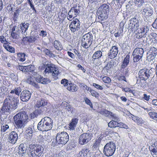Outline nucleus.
<instances>
[{"instance_id":"6","label":"nucleus","mask_w":157,"mask_h":157,"mask_svg":"<svg viewBox=\"0 0 157 157\" xmlns=\"http://www.w3.org/2000/svg\"><path fill=\"white\" fill-rule=\"evenodd\" d=\"M44 67L45 70L44 72L45 74L50 73L55 80L57 79V76L59 73L58 68L54 67L53 65L48 63L45 64Z\"/></svg>"},{"instance_id":"27","label":"nucleus","mask_w":157,"mask_h":157,"mask_svg":"<svg viewBox=\"0 0 157 157\" xmlns=\"http://www.w3.org/2000/svg\"><path fill=\"white\" fill-rule=\"evenodd\" d=\"M102 52L101 50H98L95 52L92 57L93 59L95 60L97 59L101 58L102 56Z\"/></svg>"},{"instance_id":"33","label":"nucleus","mask_w":157,"mask_h":157,"mask_svg":"<svg viewBox=\"0 0 157 157\" xmlns=\"http://www.w3.org/2000/svg\"><path fill=\"white\" fill-rule=\"evenodd\" d=\"M21 90L20 87H15L13 90L11 91L10 93L11 94H13L14 93H15V94L18 96L20 94L21 92Z\"/></svg>"},{"instance_id":"32","label":"nucleus","mask_w":157,"mask_h":157,"mask_svg":"<svg viewBox=\"0 0 157 157\" xmlns=\"http://www.w3.org/2000/svg\"><path fill=\"white\" fill-rule=\"evenodd\" d=\"M147 31V28H141L138 32V34L140 37H141L143 36L145 34H146Z\"/></svg>"},{"instance_id":"50","label":"nucleus","mask_w":157,"mask_h":157,"mask_svg":"<svg viewBox=\"0 0 157 157\" xmlns=\"http://www.w3.org/2000/svg\"><path fill=\"white\" fill-rule=\"evenodd\" d=\"M61 83L64 86H66L68 84V80L66 79H62L61 81Z\"/></svg>"},{"instance_id":"1","label":"nucleus","mask_w":157,"mask_h":157,"mask_svg":"<svg viewBox=\"0 0 157 157\" xmlns=\"http://www.w3.org/2000/svg\"><path fill=\"white\" fill-rule=\"evenodd\" d=\"M18 97L13 94L8 95L4 101L2 106L0 109V113L3 114L6 112H10L17 108L19 102Z\"/></svg>"},{"instance_id":"13","label":"nucleus","mask_w":157,"mask_h":157,"mask_svg":"<svg viewBox=\"0 0 157 157\" xmlns=\"http://www.w3.org/2000/svg\"><path fill=\"white\" fill-rule=\"evenodd\" d=\"M33 74V75L35 77L36 81L38 82L46 84L51 82L50 79L47 78H43L36 72H34Z\"/></svg>"},{"instance_id":"9","label":"nucleus","mask_w":157,"mask_h":157,"mask_svg":"<svg viewBox=\"0 0 157 157\" xmlns=\"http://www.w3.org/2000/svg\"><path fill=\"white\" fill-rule=\"evenodd\" d=\"M92 42V36L90 33L84 35L82 39L81 45L85 48H87L91 45Z\"/></svg>"},{"instance_id":"39","label":"nucleus","mask_w":157,"mask_h":157,"mask_svg":"<svg viewBox=\"0 0 157 157\" xmlns=\"http://www.w3.org/2000/svg\"><path fill=\"white\" fill-rule=\"evenodd\" d=\"M148 115L152 119L155 120H156L157 117V113L154 112H151L149 113Z\"/></svg>"},{"instance_id":"59","label":"nucleus","mask_w":157,"mask_h":157,"mask_svg":"<svg viewBox=\"0 0 157 157\" xmlns=\"http://www.w3.org/2000/svg\"><path fill=\"white\" fill-rule=\"evenodd\" d=\"M153 28L157 29V18L154 21L152 24Z\"/></svg>"},{"instance_id":"12","label":"nucleus","mask_w":157,"mask_h":157,"mask_svg":"<svg viewBox=\"0 0 157 157\" xmlns=\"http://www.w3.org/2000/svg\"><path fill=\"white\" fill-rule=\"evenodd\" d=\"M151 71V70L146 68L140 70L138 73L140 78L142 80H147L150 77Z\"/></svg>"},{"instance_id":"3","label":"nucleus","mask_w":157,"mask_h":157,"mask_svg":"<svg viewBox=\"0 0 157 157\" xmlns=\"http://www.w3.org/2000/svg\"><path fill=\"white\" fill-rule=\"evenodd\" d=\"M44 148L40 145L31 144L26 151L29 157H38L43 153Z\"/></svg>"},{"instance_id":"4","label":"nucleus","mask_w":157,"mask_h":157,"mask_svg":"<svg viewBox=\"0 0 157 157\" xmlns=\"http://www.w3.org/2000/svg\"><path fill=\"white\" fill-rule=\"evenodd\" d=\"M53 122L49 117L43 118L37 125L38 130L42 131H48L51 130L52 127Z\"/></svg>"},{"instance_id":"48","label":"nucleus","mask_w":157,"mask_h":157,"mask_svg":"<svg viewBox=\"0 0 157 157\" xmlns=\"http://www.w3.org/2000/svg\"><path fill=\"white\" fill-rule=\"evenodd\" d=\"M23 145L21 144L19 147V152L21 153L24 154L25 153L26 151H25V148L23 147Z\"/></svg>"},{"instance_id":"8","label":"nucleus","mask_w":157,"mask_h":157,"mask_svg":"<svg viewBox=\"0 0 157 157\" xmlns=\"http://www.w3.org/2000/svg\"><path fill=\"white\" fill-rule=\"evenodd\" d=\"M116 148V145L113 142L107 143L103 149V153L107 156H112L114 153Z\"/></svg>"},{"instance_id":"15","label":"nucleus","mask_w":157,"mask_h":157,"mask_svg":"<svg viewBox=\"0 0 157 157\" xmlns=\"http://www.w3.org/2000/svg\"><path fill=\"white\" fill-rule=\"evenodd\" d=\"M130 22L129 28L131 29V31L135 32L138 29V21L136 18H132L130 20Z\"/></svg>"},{"instance_id":"63","label":"nucleus","mask_w":157,"mask_h":157,"mask_svg":"<svg viewBox=\"0 0 157 157\" xmlns=\"http://www.w3.org/2000/svg\"><path fill=\"white\" fill-rule=\"evenodd\" d=\"M151 36L153 38L155 39V40H157V34L155 33H151Z\"/></svg>"},{"instance_id":"7","label":"nucleus","mask_w":157,"mask_h":157,"mask_svg":"<svg viewBox=\"0 0 157 157\" xmlns=\"http://www.w3.org/2000/svg\"><path fill=\"white\" fill-rule=\"evenodd\" d=\"M109 12V5L106 4H103L101 6L98 8L97 11L98 18L102 20H103L106 17L107 14Z\"/></svg>"},{"instance_id":"28","label":"nucleus","mask_w":157,"mask_h":157,"mask_svg":"<svg viewBox=\"0 0 157 157\" xmlns=\"http://www.w3.org/2000/svg\"><path fill=\"white\" fill-rule=\"evenodd\" d=\"M47 101L43 99H41L37 101V103L36 104L37 107L39 108L42 106H44L47 105Z\"/></svg>"},{"instance_id":"41","label":"nucleus","mask_w":157,"mask_h":157,"mask_svg":"<svg viewBox=\"0 0 157 157\" xmlns=\"http://www.w3.org/2000/svg\"><path fill=\"white\" fill-rule=\"evenodd\" d=\"M33 132V130L32 129V128L29 127L27 129L25 132V134L27 136H31L32 135Z\"/></svg>"},{"instance_id":"18","label":"nucleus","mask_w":157,"mask_h":157,"mask_svg":"<svg viewBox=\"0 0 157 157\" xmlns=\"http://www.w3.org/2000/svg\"><path fill=\"white\" fill-rule=\"evenodd\" d=\"M118 51V48L116 46H113L109 52L108 58L110 59L114 58L117 55Z\"/></svg>"},{"instance_id":"14","label":"nucleus","mask_w":157,"mask_h":157,"mask_svg":"<svg viewBox=\"0 0 157 157\" xmlns=\"http://www.w3.org/2000/svg\"><path fill=\"white\" fill-rule=\"evenodd\" d=\"M80 22L77 19H75L71 22L69 27L71 31L74 33L80 29Z\"/></svg>"},{"instance_id":"36","label":"nucleus","mask_w":157,"mask_h":157,"mask_svg":"<svg viewBox=\"0 0 157 157\" xmlns=\"http://www.w3.org/2000/svg\"><path fill=\"white\" fill-rule=\"evenodd\" d=\"M148 54H151L156 56L157 55V49L154 47H151L148 52Z\"/></svg>"},{"instance_id":"2","label":"nucleus","mask_w":157,"mask_h":157,"mask_svg":"<svg viewBox=\"0 0 157 157\" xmlns=\"http://www.w3.org/2000/svg\"><path fill=\"white\" fill-rule=\"evenodd\" d=\"M13 119L16 128L20 129L24 128L29 120L28 114L24 111L17 114Z\"/></svg>"},{"instance_id":"61","label":"nucleus","mask_w":157,"mask_h":157,"mask_svg":"<svg viewBox=\"0 0 157 157\" xmlns=\"http://www.w3.org/2000/svg\"><path fill=\"white\" fill-rule=\"evenodd\" d=\"M130 72V69L128 68H127L125 69L124 75L126 77H127L128 76L129 73Z\"/></svg>"},{"instance_id":"42","label":"nucleus","mask_w":157,"mask_h":157,"mask_svg":"<svg viewBox=\"0 0 157 157\" xmlns=\"http://www.w3.org/2000/svg\"><path fill=\"white\" fill-rule=\"evenodd\" d=\"M0 42H1V43L3 44V45L7 44L8 43L6 40V38L3 35L0 36Z\"/></svg>"},{"instance_id":"43","label":"nucleus","mask_w":157,"mask_h":157,"mask_svg":"<svg viewBox=\"0 0 157 157\" xmlns=\"http://www.w3.org/2000/svg\"><path fill=\"white\" fill-rule=\"evenodd\" d=\"M103 82L106 83H109L111 82V79L108 77L104 76L102 79Z\"/></svg>"},{"instance_id":"26","label":"nucleus","mask_w":157,"mask_h":157,"mask_svg":"<svg viewBox=\"0 0 157 157\" xmlns=\"http://www.w3.org/2000/svg\"><path fill=\"white\" fill-rule=\"evenodd\" d=\"M144 51L143 49L141 48H136L134 50L133 53V56L139 55L143 56Z\"/></svg>"},{"instance_id":"52","label":"nucleus","mask_w":157,"mask_h":157,"mask_svg":"<svg viewBox=\"0 0 157 157\" xmlns=\"http://www.w3.org/2000/svg\"><path fill=\"white\" fill-rule=\"evenodd\" d=\"M123 32V29H121L120 30H119L117 33H116L114 34V35L116 37H118L121 36H122L123 34L122 33Z\"/></svg>"},{"instance_id":"21","label":"nucleus","mask_w":157,"mask_h":157,"mask_svg":"<svg viewBox=\"0 0 157 157\" xmlns=\"http://www.w3.org/2000/svg\"><path fill=\"white\" fill-rule=\"evenodd\" d=\"M36 78L33 75L32 76H29L27 80V82L29 84L32 85L36 88H39L38 84L35 81Z\"/></svg>"},{"instance_id":"46","label":"nucleus","mask_w":157,"mask_h":157,"mask_svg":"<svg viewBox=\"0 0 157 157\" xmlns=\"http://www.w3.org/2000/svg\"><path fill=\"white\" fill-rule=\"evenodd\" d=\"M133 58V61L134 62H136L138 61L143 57V56L137 55L134 56Z\"/></svg>"},{"instance_id":"37","label":"nucleus","mask_w":157,"mask_h":157,"mask_svg":"<svg viewBox=\"0 0 157 157\" xmlns=\"http://www.w3.org/2000/svg\"><path fill=\"white\" fill-rule=\"evenodd\" d=\"M38 37L36 36H31L28 39V42L30 43H33L37 40Z\"/></svg>"},{"instance_id":"10","label":"nucleus","mask_w":157,"mask_h":157,"mask_svg":"<svg viewBox=\"0 0 157 157\" xmlns=\"http://www.w3.org/2000/svg\"><path fill=\"white\" fill-rule=\"evenodd\" d=\"M92 134L89 133H84L79 137V143L81 145H84L89 142L92 139Z\"/></svg>"},{"instance_id":"38","label":"nucleus","mask_w":157,"mask_h":157,"mask_svg":"<svg viewBox=\"0 0 157 157\" xmlns=\"http://www.w3.org/2000/svg\"><path fill=\"white\" fill-rule=\"evenodd\" d=\"M90 93L92 96L98 98L99 96V94L96 91L92 90H90Z\"/></svg>"},{"instance_id":"57","label":"nucleus","mask_w":157,"mask_h":157,"mask_svg":"<svg viewBox=\"0 0 157 157\" xmlns=\"http://www.w3.org/2000/svg\"><path fill=\"white\" fill-rule=\"evenodd\" d=\"M149 9V8H146L143 9L142 11V13L144 15H146L147 16L148 12V10Z\"/></svg>"},{"instance_id":"54","label":"nucleus","mask_w":157,"mask_h":157,"mask_svg":"<svg viewBox=\"0 0 157 157\" xmlns=\"http://www.w3.org/2000/svg\"><path fill=\"white\" fill-rule=\"evenodd\" d=\"M113 64L112 62H109L107 64V65L105 68H106L107 70H109L111 67H113Z\"/></svg>"},{"instance_id":"44","label":"nucleus","mask_w":157,"mask_h":157,"mask_svg":"<svg viewBox=\"0 0 157 157\" xmlns=\"http://www.w3.org/2000/svg\"><path fill=\"white\" fill-rule=\"evenodd\" d=\"M103 138V136H102V135H100L98 139L96 140L94 143V145L95 146H98L100 143L102 139Z\"/></svg>"},{"instance_id":"47","label":"nucleus","mask_w":157,"mask_h":157,"mask_svg":"<svg viewBox=\"0 0 157 157\" xmlns=\"http://www.w3.org/2000/svg\"><path fill=\"white\" fill-rule=\"evenodd\" d=\"M86 104L89 105L91 108H93V104L90 100L87 98H84Z\"/></svg>"},{"instance_id":"22","label":"nucleus","mask_w":157,"mask_h":157,"mask_svg":"<svg viewBox=\"0 0 157 157\" xmlns=\"http://www.w3.org/2000/svg\"><path fill=\"white\" fill-rule=\"evenodd\" d=\"M89 149L86 148L83 149L79 152L75 157H89Z\"/></svg>"},{"instance_id":"35","label":"nucleus","mask_w":157,"mask_h":157,"mask_svg":"<svg viewBox=\"0 0 157 157\" xmlns=\"http://www.w3.org/2000/svg\"><path fill=\"white\" fill-rule=\"evenodd\" d=\"M17 56L19 60L21 62L24 61L25 60V54L24 53H18L17 54Z\"/></svg>"},{"instance_id":"5","label":"nucleus","mask_w":157,"mask_h":157,"mask_svg":"<svg viewBox=\"0 0 157 157\" xmlns=\"http://www.w3.org/2000/svg\"><path fill=\"white\" fill-rule=\"evenodd\" d=\"M69 137L68 134L65 132H59L56 136V141H53L51 145L53 147L57 144H65L69 141Z\"/></svg>"},{"instance_id":"51","label":"nucleus","mask_w":157,"mask_h":157,"mask_svg":"<svg viewBox=\"0 0 157 157\" xmlns=\"http://www.w3.org/2000/svg\"><path fill=\"white\" fill-rule=\"evenodd\" d=\"M28 72H31L33 71L35 69V67L34 65H30L27 66Z\"/></svg>"},{"instance_id":"64","label":"nucleus","mask_w":157,"mask_h":157,"mask_svg":"<svg viewBox=\"0 0 157 157\" xmlns=\"http://www.w3.org/2000/svg\"><path fill=\"white\" fill-rule=\"evenodd\" d=\"M40 35L43 37L47 35V33L46 31L42 30L40 33Z\"/></svg>"},{"instance_id":"17","label":"nucleus","mask_w":157,"mask_h":157,"mask_svg":"<svg viewBox=\"0 0 157 157\" xmlns=\"http://www.w3.org/2000/svg\"><path fill=\"white\" fill-rule=\"evenodd\" d=\"M31 94L29 90L23 91L21 94V99L23 101H28L30 98Z\"/></svg>"},{"instance_id":"56","label":"nucleus","mask_w":157,"mask_h":157,"mask_svg":"<svg viewBox=\"0 0 157 157\" xmlns=\"http://www.w3.org/2000/svg\"><path fill=\"white\" fill-rule=\"evenodd\" d=\"M44 110L43 109L41 108L38 109H36L35 111L36 112V113H37L38 116L39 114H42L44 111Z\"/></svg>"},{"instance_id":"29","label":"nucleus","mask_w":157,"mask_h":157,"mask_svg":"<svg viewBox=\"0 0 157 157\" xmlns=\"http://www.w3.org/2000/svg\"><path fill=\"white\" fill-rule=\"evenodd\" d=\"M55 48L58 50H61L63 49V47L61 44L58 40H55L53 44Z\"/></svg>"},{"instance_id":"30","label":"nucleus","mask_w":157,"mask_h":157,"mask_svg":"<svg viewBox=\"0 0 157 157\" xmlns=\"http://www.w3.org/2000/svg\"><path fill=\"white\" fill-rule=\"evenodd\" d=\"M67 89L68 90L71 92H75L77 90L78 87L72 83H70L69 86L67 87Z\"/></svg>"},{"instance_id":"24","label":"nucleus","mask_w":157,"mask_h":157,"mask_svg":"<svg viewBox=\"0 0 157 157\" xmlns=\"http://www.w3.org/2000/svg\"><path fill=\"white\" fill-rule=\"evenodd\" d=\"M149 149L151 152V154L152 156L157 155V142L152 144Z\"/></svg>"},{"instance_id":"16","label":"nucleus","mask_w":157,"mask_h":157,"mask_svg":"<svg viewBox=\"0 0 157 157\" xmlns=\"http://www.w3.org/2000/svg\"><path fill=\"white\" fill-rule=\"evenodd\" d=\"M99 113L101 114L105 115V116H109L112 120H116L117 121H118V120L119 118L117 115L106 110H101Z\"/></svg>"},{"instance_id":"11","label":"nucleus","mask_w":157,"mask_h":157,"mask_svg":"<svg viewBox=\"0 0 157 157\" xmlns=\"http://www.w3.org/2000/svg\"><path fill=\"white\" fill-rule=\"evenodd\" d=\"M80 7L76 6L71 8L67 16V18L69 21H71L79 14Z\"/></svg>"},{"instance_id":"58","label":"nucleus","mask_w":157,"mask_h":157,"mask_svg":"<svg viewBox=\"0 0 157 157\" xmlns=\"http://www.w3.org/2000/svg\"><path fill=\"white\" fill-rule=\"evenodd\" d=\"M143 98L144 100L147 101H148L150 99V96L147 95L146 94H143Z\"/></svg>"},{"instance_id":"20","label":"nucleus","mask_w":157,"mask_h":157,"mask_svg":"<svg viewBox=\"0 0 157 157\" xmlns=\"http://www.w3.org/2000/svg\"><path fill=\"white\" fill-rule=\"evenodd\" d=\"M18 137V135L16 132H12L10 134L9 137L10 142L12 144H15L17 141Z\"/></svg>"},{"instance_id":"25","label":"nucleus","mask_w":157,"mask_h":157,"mask_svg":"<svg viewBox=\"0 0 157 157\" xmlns=\"http://www.w3.org/2000/svg\"><path fill=\"white\" fill-rule=\"evenodd\" d=\"M78 119L77 118H74L71 120V122L69 124V129L71 130L75 129L76 125L78 123Z\"/></svg>"},{"instance_id":"53","label":"nucleus","mask_w":157,"mask_h":157,"mask_svg":"<svg viewBox=\"0 0 157 157\" xmlns=\"http://www.w3.org/2000/svg\"><path fill=\"white\" fill-rule=\"evenodd\" d=\"M93 86L98 90H101L103 89V88L102 86L96 83H93Z\"/></svg>"},{"instance_id":"55","label":"nucleus","mask_w":157,"mask_h":157,"mask_svg":"<svg viewBox=\"0 0 157 157\" xmlns=\"http://www.w3.org/2000/svg\"><path fill=\"white\" fill-rule=\"evenodd\" d=\"M11 36L13 39H17L18 37V35L15 32H12L11 33Z\"/></svg>"},{"instance_id":"49","label":"nucleus","mask_w":157,"mask_h":157,"mask_svg":"<svg viewBox=\"0 0 157 157\" xmlns=\"http://www.w3.org/2000/svg\"><path fill=\"white\" fill-rule=\"evenodd\" d=\"M156 56L151 54H148L147 53V59L148 61H151L155 59Z\"/></svg>"},{"instance_id":"62","label":"nucleus","mask_w":157,"mask_h":157,"mask_svg":"<svg viewBox=\"0 0 157 157\" xmlns=\"http://www.w3.org/2000/svg\"><path fill=\"white\" fill-rule=\"evenodd\" d=\"M77 67L78 68V69H80L82 70L84 73L85 72L86 70L81 65L78 64L77 65Z\"/></svg>"},{"instance_id":"40","label":"nucleus","mask_w":157,"mask_h":157,"mask_svg":"<svg viewBox=\"0 0 157 157\" xmlns=\"http://www.w3.org/2000/svg\"><path fill=\"white\" fill-rule=\"evenodd\" d=\"M135 4L139 7H140L144 3V0H134Z\"/></svg>"},{"instance_id":"60","label":"nucleus","mask_w":157,"mask_h":157,"mask_svg":"<svg viewBox=\"0 0 157 157\" xmlns=\"http://www.w3.org/2000/svg\"><path fill=\"white\" fill-rule=\"evenodd\" d=\"M30 116L31 119H33L35 117H36L37 116V115L35 111H34L30 115Z\"/></svg>"},{"instance_id":"45","label":"nucleus","mask_w":157,"mask_h":157,"mask_svg":"<svg viewBox=\"0 0 157 157\" xmlns=\"http://www.w3.org/2000/svg\"><path fill=\"white\" fill-rule=\"evenodd\" d=\"M1 131L2 132H5L9 128V126L7 124H3L1 125Z\"/></svg>"},{"instance_id":"23","label":"nucleus","mask_w":157,"mask_h":157,"mask_svg":"<svg viewBox=\"0 0 157 157\" xmlns=\"http://www.w3.org/2000/svg\"><path fill=\"white\" fill-rule=\"evenodd\" d=\"M130 61V56L127 55L124 58L121 65V69H124L128 65Z\"/></svg>"},{"instance_id":"31","label":"nucleus","mask_w":157,"mask_h":157,"mask_svg":"<svg viewBox=\"0 0 157 157\" xmlns=\"http://www.w3.org/2000/svg\"><path fill=\"white\" fill-rule=\"evenodd\" d=\"M3 47L7 51L13 53H15V49L11 46L8 45V43L3 45Z\"/></svg>"},{"instance_id":"19","label":"nucleus","mask_w":157,"mask_h":157,"mask_svg":"<svg viewBox=\"0 0 157 157\" xmlns=\"http://www.w3.org/2000/svg\"><path fill=\"white\" fill-rule=\"evenodd\" d=\"M29 24L28 23H21L17 27V28L19 29L20 28L21 31V33L24 35H26L27 34V33L26 32L28 27H29Z\"/></svg>"},{"instance_id":"34","label":"nucleus","mask_w":157,"mask_h":157,"mask_svg":"<svg viewBox=\"0 0 157 157\" xmlns=\"http://www.w3.org/2000/svg\"><path fill=\"white\" fill-rule=\"evenodd\" d=\"M119 119H118L119 120ZM117 121L116 120H113L111 121L108 124L109 127L111 128H115L117 127L118 124Z\"/></svg>"}]
</instances>
